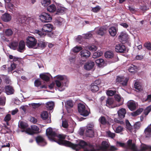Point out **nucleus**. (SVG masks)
<instances>
[{
  "instance_id": "nucleus-39",
  "label": "nucleus",
  "mask_w": 151,
  "mask_h": 151,
  "mask_svg": "<svg viewBox=\"0 0 151 151\" xmlns=\"http://www.w3.org/2000/svg\"><path fill=\"white\" fill-rule=\"evenodd\" d=\"M38 47L41 49L45 48L46 45L45 43L43 41H40L37 44Z\"/></svg>"
},
{
  "instance_id": "nucleus-2",
  "label": "nucleus",
  "mask_w": 151,
  "mask_h": 151,
  "mask_svg": "<svg viewBox=\"0 0 151 151\" xmlns=\"http://www.w3.org/2000/svg\"><path fill=\"white\" fill-rule=\"evenodd\" d=\"M78 109L80 114L84 116H88L90 113L89 109H86L83 104H79L78 106Z\"/></svg>"
},
{
  "instance_id": "nucleus-13",
  "label": "nucleus",
  "mask_w": 151,
  "mask_h": 151,
  "mask_svg": "<svg viewBox=\"0 0 151 151\" xmlns=\"http://www.w3.org/2000/svg\"><path fill=\"white\" fill-rule=\"evenodd\" d=\"M94 65V63L91 61L86 63L84 65V68L87 70H90L92 69Z\"/></svg>"
},
{
  "instance_id": "nucleus-8",
  "label": "nucleus",
  "mask_w": 151,
  "mask_h": 151,
  "mask_svg": "<svg viewBox=\"0 0 151 151\" xmlns=\"http://www.w3.org/2000/svg\"><path fill=\"white\" fill-rule=\"evenodd\" d=\"M53 28V26L50 24H45L42 28V32H50L52 31Z\"/></svg>"
},
{
  "instance_id": "nucleus-21",
  "label": "nucleus",
  "mask_w": 151,
  "mask_h": 151,
  "mask_svg": "<svg viewBox=\"0 0 151 151\" xmlns=\"http://www.w3.org/2000/svg\"><path fill=\"white\" fill-rule=\"evenodd\" d=\"M50 76V75L49 74L42 73L40 75V78L46 81H48L49 80Z\"/></svg>"
},
{
  "instance_id": "nucleus-31",
  "label": "nucleus",
  "mask_w": 151,
  "mask_h": 151,
  "mask_svg": "<svg viewBox=\"0 0 151 151\" xmlns=\"http://www.w3.org/2000/svg\"><path fill=\"white\" fill-rule=\"evenodd\" d=\"M33 31V32L34 34L38 35L40 37L45 36L46 35V33H44L42 32H41V31L37 29L34 30Z\"/></svg>"
},
{
  "instance_id": "nucleus-61",
  "label": "nucleus",
  "mask_w": 151,
  "mask_h": 151,
  "mask_svg": "<svg viewBox=\"0 0 151 151\" xmlns=\"http://www.w3.org/2000/svg\"><path fill=\"white\" fill-rule=\"evenodd\" d=\"M62 126L64 128H67L68 126V124L67 122L66 121H63L62 123Z\"/></svg>"
},
{
  "instance_id": "nucleus-63",
  "label": "nucleus",
  "mask_w": 151,
  "mask_h": 151,
  "mask_svg": "<svg viewBox=\"0 0 151 151\" xmlns=\"http://www.w3.org/2000/svg\"><path fill=\"white\" fill-rule=\"evenodd\" d=\"M117 150V148L113 146H111L109 147L108 150L111 151H115Z\"/></svg>"
},
{
  "instance_id": "nucleus-14",
  "label": "nucleus",
  "mask_w": 151,
  "mask_h": 151,
  "mask_svg": "<svg viewBox=\"0 0 151 151\" xmlns=\"http://www.w3.org/2000/svg\"><path fill=\"white\" fill-rule=\"evenodd\" d=\"M18 45V50L20 52H23L25 49V44L24 41L23 40L20 41Z\"/></svg>"
},
{
  "instance_id": "nucleus-20",
  "label": "nucleus",
  "mask_w": 151,
  "mask_h": 151,
  "mask_svg": "<svg viewBox=\"0 0 151 151\" xmlns=\"http://www.w3.org/2000/svg\"><path fill=\"white\" fill-rule=\"evenodd\" d=\"M126 113V110L123 108L120 109L118 111V116L121 118H123L125 117Z\"/></svg>"
},
{
  "instance_id": "nucleus-4",
  "label": "nucleus",
  "mask_w": 151,
  "mask_h": 151,
  "mask_svg": "<svg viewBox=\"0 0 151 151\" xmlns=\"http://www.w3.org/2000/svg\"><path fill=\"white\" fill-rule=\"evenodd\" d=\"M109 146V145L107 142L103 141L102 143L101 146L99 147V149H95L93 148L90 150L85 149L84 151H100V150H101L104 151H106L108 150Z\"/></svg>"
},
{
  "instance_id": "nucleus-26",
  "label": "nucleus",
  "mask_w": 151,
  "mask_h": 151,
  "mask_svg": "<svg viewBox=\"0 0 151 151\" xmlns=\"http://www.w3.org/2000/svg\"><path fill=\"white\" fill-rule=\"evenodd\" d=\"M109 34L112 36H115L116 34V29L115 27H111L109 29Z\"/></svg>"
},
{
  "instance_id": "nucleus-10",
  "label": "nucleus",
  "mask_w": 151,
  "mask_h": 151,
  "mask_svg": "<svg viewBox=\"0 0 151 151\" xmlns=\"http://www.w3.org/2000/svg\"><path fill=\"white\" fill-rule=\"evenodd\" d=\"M106 105L110 108H114L116 107L114 99L111 98H108L106 101Z\"/></svg>"
},
{
  "instance_id": "nucleus-50",
  "label": "nucleus",
  "mask_w": 151,
  "mask_h": 151,
  "mask_svg": "<svg viewBox=\"0 0 151 151\" xmlns=\"http://www.w3.org/2000/svg\"><path fill=\"white\" fill-rule=\"evenodd\" d=\"M65 105L66 107H72L73 106V103L71 100L67 101L65 104Z\"/></svg>"
},
{
  "instance_id": "nucleus-15",
  "label": "nucleus",
  "mask_w": 151,
  "mask_h": 151,
  "mask_svg": "<svg viewBox=\"0 0 151 151\" xmlns=\"http://www.w3.org/2000/svg\"><path fill=\"white\" fill-rule=\"evenodd\" d=\"M2 20L4 22H8L10 21L12 19L11 16L9 14L5 13L1 17Z\"/></svg>"
},
{
  "instance_id": "nucleus-22",
  "label": "nucleus",
  "mask_w": 151,
  "mask_h": 151,
  "mask_svg": "<svg viewBox=\"0 0 151 151\" xmlns=\"http://www.w3.org/2000/svg\"><path fill=\"white\" fill-rule=\"evenodd\" d=\"M134 88L138 91H140L142 90L141 83L138 81H136L134 84Z\"/></svg>"
},
{
  "instance_id": "nucleus-40",
  "label": "nucleus",
  "mask_w": 151,
  "mask_h": 151,
  "mask_svg": "<svg viewBox=\"0 0 151 151\" xmlns=\"http://www.w3.org/2000/svg\"><path fill=\"white\" fill-rule=\"evenodd\" d=\"M126 125L127 129L131 132H132V127L131 125L128 120L126 121Z\"/></svg>"
},
{
  "instance_id": "nucleus-9",
  "label": "nucleus",
  "mask_w": 151,
  "mask_h": 151,
  "mask_svg": "<svg viewBox=\"0 0 151 151\" xmlns=\"http://www.w3.org/2000/svg\"><path fill=\"white\" fill-rule=\"evenodd\" d=\"M127 105L128 108L132 111L135 110L138 106L137 103L132 100L128 101Z\"/></svg>"
},
{
  "instance_id": "nucleus-43",
  "label": "nucleus",
  "mask_w": 151,
  "mask_h": 151,
  "mask_svg": "<svg viewBox=\"0 0 151 151\" xmlns=\"http://www.w3.org/2000/svg\"><path fill=\"white\" fill-rule=\"evenodd\" d=\"M6 98L4 96L0 97V105L4 106L5 104Z\"/></svg>"
},
{
  "instance_id": "nucleus-6",
  "label": "nucleus",
  "mask_w": 151,
  "mask_h": 151,
  "mask_svg": "<svg viewBox=\"0 0 151 151\" xmlns=\"http://www.w3.org/2000/svg\"><path fill=\"white\" fill-rule=\"evenodd\" d=\"M39 18L42 21L46 22H50L52 19V18L49 14L45 12L40 15Z\"/></svg>"
},
{
  "instance_id": "nucleus-28",
  "label": "nucleus",
  "mask_w": 151,
  "mask_h": 151,
  "mask_svg": "<svg viewBox=\"0 0 151 151\" xmlns=\"http://www.w3.org/2000/svg\"><path fill=\"white\" fill-rule=\"evenodd\" d=\"M56 9L55 5L54 4H51L47 7V10L50 12H54Z\"/></svg>"
},
{
  "instance_id": "nucleus-7",
  "label": "nucleus",
  "mask_w": 151,
  "mask_h": 151,
  "mask_svg": "<svg viewBox=\"0 0 151 151\" xmlns=\"http://www.w3.org/2000/svg\"><path fill=\"white\" fill-rule=\"evenodd\" d=\"M129 79L123 76H118L116 79V82H118L123 86H126L127 85Z\"/></svg>"
},
{
  "instance_id": "nucleus-41",
  "label": "nucleus",
  "mask_w": 151,
  "mask_h": 151,
  "mask_svg": "<svg viewBox=\"0 0 151 151\" xmlns=\"http://www.w3.org/2000/svg\"><path fill=\"white\" fill-rule=\"evenodd\" d=\"M54 105V103L52 101L48 102L46 103V107L50 109H52Z\"/></svg>"
},
{
  "instance_id": "nucleus-49",
  "label": "nucleus",
  "mask_w": 151,
  "mask_h": 151,
  "mask_svg": "<svg viewBox=\"0 0 151 151\" xmlns=\"http://www.w3.org/2000/svg\"><path fill=\"white\" fill-rule=\"evenodd\" d=\"M151 111V105L147 107L144 111V114L146 115H148Z\"/></svg>"
},
{
  "instance_id": "nucleus-47",
  "label": "nucleus",
  "mask_w": 151,
  "mask_h": 151,
  "mask_svg": "<svg viewBox=\"0 0 151 151\" xmlns=\"http://www.w3.org/2000/svg\"><path fill=\"white\" fill-rule=\"evenodd\" d=\"M50 3V0H42L41 3L42 5L45 6L49 5Z\"/></svg>"
},
{
  "instance_id": "nucleus-56",
  "label": "nucleus",
  "mask_w": 151,
  "mask_h": 151,
  "mask_svg": "<svg viewBox=\"0 0 151 151\" xmlns=\"http://www.w3.org/2000/svg\"><path fill=\"white\" fill-rule=\"evenodd\" d=\"M123 128L121 126H119L116 129L115 132L117 133H119L123 130Z\"/></svg>"
},
{
  "instance_id": "nucleus-27",
  "label": "nucleus",
  "mask_w": 151,
  "mask_h": 151,
  "mask_svg": "<svg viewBox=\"0 0 151 151\" xmlns=\"http://www.w3.org/2000/svg\"><path fill=\"white\" fill-rule=\"evenodd\" d=\"M145 133L146 137H149L151 136V128L148 126L145 130Z\"/></svg>"
},
{
  "instance_id": "nucleus-1",
  "label": "nucleus",
  "mask_w": 151,
  "mask_h": 151,
  "mask_svg": "<svg viewBox=\"0 0 151 151\" xmlns=\"http://www.w3.org/2000/svg\"><path fill=\"white\" fill-rule=\"evenodd\" d=\"M46 134L49 139L52 141L57 142L60 145H64L73 149L77 150L79 148H84L87 144L83 140H79L78 144H74L70 142L64 140L65 136L63 134H57L51 128H48L46 130Z\"/></svg>"
},
{
  "instance_id": "nucleus-37",
  "label": "nucleus",
  "mask_w": 151,
  "mask_h": 151,
  "mask_svg": "<svg viewBox=\"0 0 151 151\" xmlns=\"http://www.w3.org/2000/svg\"><path fill=\"white\" fill-rule=\"evenodd\" d=\"M105 56L106 58H112L113 56V54L112 52L108 51L105 53Z\"/></svg>"
},
{
  "instance_id": "nucleus-62",
  "label": "nucleus",
  "mask_w": 151,
  "mask_h": 151,
  "mask_svg": "<svg viewBox=\"0 0 151 151\" xmlns=\"http://www.w3.org/2000/svg\"><path fill=\"white\" fill-rule=\"evenodd\" d=\"M116 143V145L117 146H120L122 147H125V144L124 143L117 142Z\"/></svg>"
},
{
  "instance_id": "nucleus-52",
  "label": "nucleus",
  "mask_w": 151,
  "mask_h": 151,
  "mask_svg": "<svg viewBox=\"0 0 151 151\" xmlns=\"http://www.w3.org/2000/svg\"><path fill=\"white\" fill-rule=\"evenodd\" d=\"M88 48L90 50L92 51H95L97 49V47L93 45L88 46Z\"/></svg>"
},
{
  "instance_id": "nucleus-19",
  "label": "nucleus",
  "mask_w": 151,
  "mask_h": 151,
  "mask_svg": "<svg viewBox=\"0 0 151 151\" xmlns=\"http://www.w3.org/2000/svg\"><path fill=\"white\" fill-rule=\"evenodd\" d=\"M81 57L85 58H88L90 55V52L86 50H83L81 51Z\"/></svg>"
},
{
  "instance_id": "nucleus-64",
  "label": "nucleus",
  "mask_w": 151,
  "mask_h": 151,
  "mask_svg": "<svg viewBox=\"0 0 151 151\" xmlns=\"http://www.w3.org/2000/svg\"><path fill=\"white\" fill-rule=\"evenodd\" d=\"M41 84V82L38 79L35 81V85L36 86L38 87Z\"/></svg>"
},
{
  "instance_id": "nucleus-57",
  "label": "nucleus",
  "mask_w": 151,
  "mask_h": 151,
  "mask_svg": "<svg viewBox=\"0 0 151 151\" xmlns=\"http://www.w3.org/2000/svg\"><path fill=\"white\" fill-rule=\"evenodd\" d=\"M11 119V115L10 114H7L5 117L4 120L5 121L8 122Z\"/></svg>"
},
{
  "instance_id": "nucleus-38",
  "label": "nucleus",
  "mask_w": 151,
  "mask_h": 151,
  "mask_svg": "<svg viewBox=\"0 0 151 151\" xmlns=\"http://www.w3.org/2000/svg\"><path fill=\"white\" fill-rule=\"evenodd\" d=\"M41 116L43 119H46L48 117L47 112L46 111H43L41 114Z\"/></svg>"
},
{
  "instance_id": "nucleus-18",
  "label": "nucleus",
  "mask_w": 151,
  "mask_h": 151,
  "mask_svg": "<svg viewBox=\"0 0 151 151\" xmlns=\"http://www.w3.org/2000/svg\"><path fill=\"white\" fill-rule=\"evenodd\" d=\"M55 84L57 87L58 88L59 90L60 91H63L65 89L64 85L63 84L62 82L58 80L55 81Z\"/></svg>"
},
{
  "instance_id": "nucleus-35",
  "label": "nucleus",
  "mask_w": 151,
  "mask_h": 151,
  "mask_svg": "<svg viewBox=\"0 0 151 151\" xmlns=\"http://www.w3.org/2000/svg\"><path fill=\"white\" fill-rule=\"evenodd\" d=\"M106 31V29L102 27H100L97 30L98 34L100 35H103Z\"/></svg>"
},
{
  "instance_id": "nucleus-11",
  "label": "nucleus",
  "mask_w": 151,
  "mask_h": 151,
  "mask_svg": "<svg viewBox=\"0 0 151 151\" xmlns=\"http://www.w3.org/2000/svg\"><path fill=\"white\" fill-rule=\"evenodd\" d=\"M127 147L133 151H138L135 143H132V140L129 139L127 142Z\"/></svg>"
},
{
  "instance_id": "nucleus-59",
  "label": "nucleus",
  "mask_w": 151,
  "mask_h": 151,
  "mask_svg": "<svg viewBox=\"0 0 151 151\" xmlns=\"http://www.w3.org/2000/svg\"><path fill=\"white\" fill-rule=\"evenodd\" d=\"M100 7L99 6H97L93 8H92V10L93 12H97L100 10Z\"/></svg>"
},
{
  "instance_id": "nucleus-42",
  "label": "nucleus",
  "mask_w": 151,
  "mask_h": 151,
  "mask_svg": "<svg viewBox=\"0 0 151 151\" xmlns=\"http://www.w3.org/2000/svg\"><path fill=\"white\" fill-rule=\"evenodd\" d=\"M13 34V32L11 29H6L5 32V35L7 36H11Z\"/></svg>"
},
{
  "instance_id": "nucleus-60",
  "label": "nucleus",
  "mask_w": 151,
  "mask_h": 151,
  "mask_svg": "<svg viewBox=\"0 0 151 151\" xmlns=\"http://www.w3.org/2000/svg\"><path fill=\"white\" fill-rule=\"evenodd\" d=\"M140 123L139 122H136L134 125V127L136 129H138L140 127Z\"/></svg>"
},
{
  "instance_id": "nucleus-51",
  "label": "nucleus",
  "mask_w": 151,
  "mask_h": 151,
  "mask_svg": "<svg viewBox=\"0 0 151 151\" xmlns=\"http://www.w3.org/2000/svg\"><path fill=\"white\" fill-rule=\"evenodd\" d=\"M136 69L137 68L134 65H132L129 67L128 70L130 72H134L136 70Z\"/></svg>"
},
{
  "instance_id": "nucleus-23",
  "label": "nucleus",
  "mask_w": 151,
  "mask_h": 151,
  "mask_svg": "<svg viewBox=\"0 0 151 151\" xmlns=\"http://www.w3.org/2000/svg\"><path fill=\"white\" fill-rule=\"evenodd\" d=\"M6 92L8 95L13 94L14 90L12 86H7L5 87Z\"/></svg>"
},
{
  "instance_id": "nucleus-54",
  "label": "nucleus",
  "mask_w": 151,
  "mask_h": 151,
  "mask_svg": "<svg viewBox=\"0 0 151 151\" xmlns=\"http://www.w3.org/2000/svg\"><path fill=\"white\" fill-rule=\"evenodd\" d=\"M145 47L149 50H151V43L150 42H148L145 43L144 44Z\"/></svg>"
},
{
  "instance_id": "nucleus-53",
  "label": "nucleus",
  "mask_w": 151,
  "mask_h": 151,
  "mask_svg": "<svg viewBox=\"0 0 151 151\" xmlns=\"http://www.w3.org/2000/svg\"><path fill=\"white\" fill-rule=\"evenodd\" d=\"M116 91H115L110 90L107 91L106 92L107 94L109 96H112L116 93Z\"/></svg>"
},
{
  "instance_id": "nucleus-36",
  "label": "nucleus",
  "mask_w": 151,
  "mask_h": 151,
  "mask_svg": "<svg viewBox=\"0 0 151 151\" xmlns=\"http://www.w3.org/2000/svg\"><path fill=\"white\" fill-rule=\"evenodd\" d=\"M143 109H138L135 111L134 112L131 113V114L133 116H136L140 114L142 111Z\"/></svg>"
},
{
  "instance_id": "nucleus-12",
  "label": "nucleus",
  "mask_w": 151,
  "mask_h": 151,
  "mask_svg": "<svg viewBox=\"0 0 151 151\" xmlns=\"http://www.w3.org/2000/svg\"><path fill=\"white\" fill-rule=\"evenodd\" d=\"M115 49L116 52H123L126 50L125 47L122 44L116 45Z\"/></svg>"
},
{
  "instance_id": "nucleus-16",
  "label": "nucleus",
  "mask_w": 151,
  "mask_h": 151,
  "mask_svg": "<svg viewBox=\"0 0 151 151\" xmlns=\"http://www.w3.org/2000/svg\"><path fill=\"white\" fill-rule=\"evenodd\" d=\"M37 142L41 146H44L46 144V143L43 138L41 136H38L36 139Z\"/></svg>"
},
{
  "instance_id": "nucleus-3",
  "label": "nucleus",
  "mask_w": 151,
  "mask_h": 151,
  "mask_svg": "<svg viewBox=\"0 0 151 151\" xmlns=\"http://www.w3.org/2000/svg\"><path fill=\"white\" fill-rule=\"evenodd\" d=\"M37 40L34 37H28L26 38V45L29 48H35Z\"/></svg>"
},
{
  "instance_id": "nucleus-30",
  "label": "nucleus",
  "mask_w": 151,
  "mask_h": 151,
  "mask_svg": "<svg viewBox=\"0 0 151 151\" xmlns=\"http://www.w3.org/2000/svg\"><path fill=\"white\" fill-rule=\"evenodd\" d=\"M18 45V43L16 41H13L9 45V47L13 50H15L17 48Z\"/></svg>"
},
{
  "instance_id": "nucleus-29",
  "label": "nucleus",
  "mask_w": 151,
  "mask_h": 151,
  "mask_svg": "<svg viewBox=\"0 0 151 151\" xmlns=\"http://www.w3.org/2000/svg\"><path fill=\"white\" fill-rule=\"evenodd\" d=\"M94 132L93 129H86V134L89 137H92L94 136Z\"/></svg>"
},
{
  "instance_id": "nucleus-34",
  "label": "nucleus",
  "mask_w": 151,
  "mask_h": 151,
  "mask_svg": "<svg viewBox=\"0 0 151 151\" xmlns=\"http://www.w3.org/2000/svg\"><path fill=\"white\" fill-rule=\"evenodd\" d=\"M103 54L102 52L101 51H98L95 52L93 54V58H96L101 56Z\"/></svg>"
},
{
  "instance_id": "nucleus-17",
  "label": "nucleus",
  "mask_w": 151,
  "mask_h": 151,
  "mask_svg": "<svg viewBox=\"0 0 151 151\" xmlns=\"http://www.w3.org/2000/svg\"><path fill=\"white\" fill-rule=\"evenodd\" d=\"M114 98L116 101L118 103V104H116V107L119 106L123 104V99L119 95H115L114 96Z\"/></svg>"
},
{
  "instance_id": "nucleus-45",
  "label": "nucleus",
  "mask_w": 151,
  "mask_h": 151,
  "mask_svg": "<svg viewBox=\"0 0 151 151\" xmlns=\"http://www.w3.org/2000/svg\"><path fill=\"white\" fill-rule=\"evenodd\" d=\"M19 126L22 129H25L27 127L28 125L26 123L21 121L19 124Z\"/></svg>"
},
{
  "instance_id": "nucleus-46",
  "label": "nucleus",
  "mask_w": 151,
  "mask_h": 151,
  "mask_svg": "<svg viewBox=\"0 0 151 151\" xmlns=\"http://www.w3.org/2000/svg\"><path fill=\"white\" fill-rule=\"evenodd\" d=\"M66 10V9L63 7H62L58 8L57 12L58 14H63Z\"/></svg>"
},
{
  "instance_id": "nucleus-48",
  "label": "nucleus",
  "mask_w": 151,
  "mask_h": 151,
  "mask_svg": "<svg viewBox=\"0 0 151 151\" xmlns=\"http://www.w3.org/2000/svg\"><path fill=\"white\" fill-rule=\"evenodd\" d=\"M99 121L101 122V124H105L107 122L106 119L104 116H101L100 117L99 119Z\"/></svg>"
},
{
  "instance_id": "nucleus-5",
  "label": "nucleus",
  "mask_w": 151,
  "mask_h": 151,
  "mask_svg": "<svg viewBox=\"0 0 151 151\" xmlns=\"http://www.w3.org/2000/svg\"><path fill=\"white\" fill-rule=\"evenodd\" d=\"M39 128L36 125H32L31 128H27L25 131L22 130V132L25 131L26 133L29 134H33L39 132Z\"/></svg>"
},
{
  "instance_id": "nucleus-32",
  "label": "nucleus",
  "mask_w": 151,
  "mask_h": 151,
  "mask_svg": "<svg viewBox=\"0 0 151 151\" xmlns=\"http://www.w3.org/2000/svg\"><path fill=\"white\" fill-rule=\"evenodd\" d=\"M91 89L92 91L95 92L98 91L99 87L97 85L94 84L92 83L91 85Z\"/></svg>"
},
{
  "instance_id": "nucleus-44",
  "label": "nucleus",
  "mask_w": 151,
  "mask_h": 151,
  "mask_svg": "<svg viewBox=\"0 0 151 151\" xmlns=\"http://www.w3.org/2000/svg\"><path fill=\"white\" fill-rule=\"evenodd\" d=\"M29 105L30 106H31L33 109H36L40 107L41 105V104L39 103H32L30 104H29Z\"/></svg>"
},
{
  "instance_id": "nucleus-55",
  "label": "nucleus",
  "mask_w": 151,
  "mask_h": 151,
  "mask_svg": "<svg viewBox=\"0 0 151 151\" xmlns=\"http://www.w3.org/2000/svg\"><path fill=\"white\" fill-rule=\"evenodd\" d=\"M82 49V48L80 47H76L73 49V50L75 52H79Z\"/></svg>"
},
{
  "instance_id": "nucleus-33",
  "label": "nucleus",
  "mask_w": 151,
  "mask_h": 151,
  "mask_svg": "<svg viewBox=\"0 0 151 151\" xmlns=\"http://www.w3.org/2000/svg\"><path fill=\"white\" fill-rule=\"evenodd\" d=\"M56 80H58V81H64V79H66V76L65 75H57L55 77Z\"/></svg>"
},
{
  "instance_id": "nucleus-25",
  "label": "nucleus",
  "mask_w": 151,
  "mask_h": 151,
  "mask_svg": "<svg viewBox=\"0 0 151 151\" xmlns=\"http://www.w3.org/2000/svg\"><path fill=\"white\" fill-rule=\"evenodd\" d=\"M95 62L97 65L99 67H101L103 66L104 63V60L101 58L96 60Z\"/></svg>"
},
{
  "instance_id": "nucleus-58",
  "label": "nucleus",
  "mask_w": 151,
  "mask_h": 151,
  "mask_svg": "<svg viewBox=\"0 0 151 151\" xmlns=\"http://www.w3.org/2000/svg\"><path fill=\"white\" fill-rule=\"evenodd\" d=\"M16 65L14 63H13L11 65V67L8 68L9 71H12L16 68Z\"/></svg>"
},
{
  "instance_id": "nucleus-24",
  "label": "nucleus",
  "mask_w": 151,
  "mask_h": 151,
  "mask_svg": "<svg viewBox=\"0 0 151 151\" xmlns=\"http://www.w3.org/2000/svg\"><path fill=\"white\" fill-rule=\"evenodd\" d=\"M127 38V35L124 32H122L119 36V40L122 42L126 41Z\"/></svg>"
}]
</instances>
